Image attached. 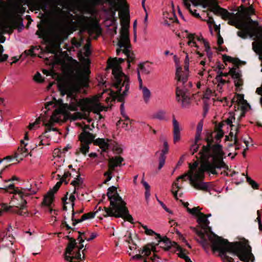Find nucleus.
Returning <instances> with one entry per match:
<instances>
[{
  "instance_id": "nucleus-1",
  "label": "nucleus",
  "mask_w": 262,
  "mask_h": 262,
  "mask_svg": "<svg viewBox=\"0 0 262 262\" xmlns=\"http://www.w3.org/2000/svg\"><path fill=\"white\" fill-rule=\"evenodd\" d=\"M205 140L206 145H203L199 151L201 165L198 168L199 162L196 161L192 164H189L188 171L190 174L189 182L195 189L209 191L211 182H203L205 172L217 175L216 169L225 168L227 166L224 162V152L222 145L216 143L213 144L214 140L211 135L208 136Z\"/></svg>"
},
{
  "instance_id": "nucleus-2",
  "label": "nucleus",
  "mask_w": 262,
  "mask_h": 262,
  "mask_svg": "<svg viewBox=\"0 0 262 262\" xmlns=\"http://www.w3.org/2000/svg\"><path fill=\"white\" fill-rule=\"evenodd\" d=\"M196 227H191L190 229L195 232L199 238L197 241L201 244L204 249L208 247V241L212 243V249L213 251L220 252L225 258L230 260L231 258L225 256V251L230 250L237 253V251H243L245 248L242 243L238 242L230 243L226 239L223 238L211 231V228L209 226V221L205 217V214L198 216Z\"/></svg>"
},
{
  "instance_id": "nucleus-3",
  "label": "nucleus",
  "mask_w": 262,
  "mask_h": 262,
  "mask_svg": "<svg viewBox=\"0 0 262 262\" xmlns=\"http://www.w3.org/2000/svg\"><path fill=\"white\" fill-rule=\"evenodd\" d=\"M91 72L88 67L85 66L79 73L75 82L70 80H61L58 82V88L62 95L67 94L73 101L69 105L71 111H77L79 107L83 112H90L93 109L92 102L89 99L78 100L74 98V94L79 92L81 88L89 86V75Z\"/></svg>"
},
{
  "instance_id": "nucleus-4",
  "label": "nucleus",
  "mask_w": 262,
  "mask_h": 262,
  "mask_svg": "<svg viewBox=\"0 0 262 262\" xmlns=\"http://www.w3.org/2000/svg\"><path fill=\"white\" fill-rule=\"evenodd\" d=\"M0 190H4L5 192L13 194L8 206L6 204H0V216L4 211H10L20 215H28V211L26 209L27 198L36 193L35 191L31 189H20L15 187L14 184H10L5 188H0Z\"/></svg>"
},
{
  "instance_id": "nucleus-5",
  "label": "nucleus",
  "mask_w": 262,
  "mask_h": 262,
  "mask_svg": "<svg viewBox=\"0 0 262 262\" xmlns=\"http://www.w3.org/2000/svg\"><path fill=\"white\" fill-rule=\"evenodd\" d=\"M122 58H110L107 60V67L112 69V74L114 77V86L116 92L111 91V95L114 99L120 102L124 100L125 96L129 89V78L122 71L120 64L124 61Z\"/></svg>"
},
{
  "instance_id": "nucleus-6",
  "label": "nucleus",
  "mask_w": 262,
  "mask_h": 262,
  "mask_svg": "<svg viewBox=\"0 0 262 262\" xmlns=\"http://www.w3.org/2000/svg\"><path fill=\"white\" fill-rule=\"evenodd\" d=\"M107 196L110 201L111 207H104L105 214L104 217L113 216L121 217L124 220L133 223V218L129 214L126 203L119 196L115 186H111L107 189Z\"/></svg>"
},
{
  "instance_id": "nucleus-7",
  "label": "nucleus",
  "mask_w": 262,
  "mask_h": 262,
  "mask_svg": "<svg viewBox=\"0 0 262 262\" xmlns=\"http://www.w3.org/2000/svg\"><path fill=\"white\" fill-rule=\"evenodd\" d=\"M228 15L227 17H224L223 19L228 20L229 25L234 26L237 29L245 27L252 31L253 28L259 27L258 21L251 19L248 10L244 7H242L236 14L229 12Z\"/></svg>"
},
{
  "instance_id": "nucleus-8",
  "label": "nucleus",
  "mask_w": 262,
  "mask_h": 262,
  "mask_svg": "<svg viewBox=\"0 0 262 262\" xmlns=\"http://www.w3.org/2000/svg\"><path fill=\"white\" fill-rule=\"evenodd\" d=\"M186 71H182L181 68H177L176 78L177 79L176 98L178 102H181L182 107H186L190 103V94L188 93L187 84L188 80V67H185Z\"/></svg>"
},
{
  "instance_id": "nucleus-9",
  "label": "nucleus",
  "mask_w": 262,
  "mask_h": 262,
  "mask_svg": "<svg viewBox=\"0 0 262 262\" xmlns=\"http://www.w3.org/2000/svg\"><path fill=\"white\" fill-rule=\"evenodd\" d=\"M191 4L194 7L201 6L203 8H208V10L213 12L215 15L220 16L221 18L229 16V12L223 8L221 7L217 3V0H191ZM186 6L189 7L188 0H184Z\"/></svg>"
},
{
  "instance_id": "nucleus-10",
  "label": "nucleus",
  "mask_w": 262,
  "mask_h": 262,
  "mask_svg": "<svg viewBox=\"0 0 262 262\" xmlns=\"http://www.w3.org/2000/svg\"><path fill=\"white\" fill-rule=\"evenodd\" d=\"M118 45L120 48H123L122 52L127 58L128 68H129L130 63L133 62L135 59L134 54L130 50L131 46L129 37V31H126L125 29H123V31H120V38Z\"/></svg>"
},
{
  "instance_id": "nucleus-11",
  "label": "nucleus",
  "mask_w": 262,
  "mask_h": 262,
  "mask_svg": "<svg viewBox=\"0 0 262 262\" xmlns=\"http://www.w3.org/2000/svg\"><path fill=\"white\" fill-rule=\"evenodd\" d=\"M238 243H242L244 246H245V250L243 251H237V253L234 252V251H230V250H226L225 251V256L227 257H228L229 258H231V260L227 259V258H225V257H224V255H223L222 253H221L220 252V255L221 257L223 258L224 262H234V259L232 257L229 256L227 254V252H230L232 253L233 254L235 255L238 256L239 259L244 262H249L250 260L251 256L252 255L251 252V247L247 245L246 244L241 242H238ZM238 262V261H237Z\"/></svg>"
},
{
  "instance_id": "nucleus-12",
  "label": "nucleus",
  "mask_w": 262,
  "mask_h": 262,
  "mask_svg": "<svg viewBox=\"0 0 262 262\" xmlns=\"http://www.w3.org/2000/svg\"><path fill=\"white\" fill-rule=\"evenodd\" d=\"M239 29H241V31H238L237 32V35L239 37L243 39H246L248 35L250 36L251 37L253 36L255 37V40L252 42V49L254 51V43L258 41V40H260V39H259V34L262 35V27H259L257 28H253L252 31L245 27H243L242 28H240Z\"/></svg>"
},
{
  "instance_id": "nucleus-13",
  "label": "nucleus",
  "mask_w": 262,
  "mask_h": 262,
  "mask_svg": "<svg viewBox=\"0 0 262 262\" xmlns=\"http://www.w3.org/2000/svg\"><path fill=\"white\" fill-rule=\"evenodd\" d=\"M89 20V18L85 16H77L75 21H71L69 23V28L72 31H76L78 28L81 31H84L86 29Z\"/></svg>"
},
{
  "instance_id": "nucleus-14",
  "label": "nucleus",
  "mask_w": 262,
  "mask_h": 262,
  "mask_svg": "<svg viewBox=\"0 0 262 262\" xmlns=\"http://www.w3.org/2000/svg\"><path fill=\"white\" fill-rule=\"evenodd\" d=\"M11 228V225L0 232V247H5L12 245L14 242V237L11 235L9 231Z\"/></svg>"
},
{
  "instance_id": "nucleus-15",
  "label": "nucleus",
  "mask_w": 262,
  "mask_h": 262,
  "mask_svg": "<svg viewBox=\"0 0 262 262\" xmlns=\"http://www.w3.org/2000/svg\"><path fill=\"white\" fill-rule=\"evenodd\" d=\"M30 150L31 149L29 147L28 143L24 140H21L20 145L15 154V157L19 161L23 160L29 154Z\"/></svg>"
},
{
  "instance_id": "nucleus-16",
  "label": "nucleus",
  "mask_w": 262,
  "mask_h": 262,
  "mask_svg": "<svg viewBox=\"0 0 262 262\" xmlns=\"http://www.w3.org/2000/svg\"><path fill=\"white\" fill-rule=\"evenodd\" d=\"M169 151V146L168 144V142L166 140H164L163 141V148L161 151H157L156 152V155H159V166L158 169H161L165 164V160L166 158V154L168 153Z\"/></svg>"
},
{
  "instance_id": "nucleus-17",
  "label": "nucleus",
  "mask_w": 262,
  "mask_h": 262,
  "mask_svg": "<svg viewBox=\"0 0 262 262\" xmlns=\"http://www.w3.org/2000/svg\"><path fill=\"white\" fill-rule=\"evenodd\" d=\"M86 30L90 34L96 33L98 36L101 34V28L97 20H92L90 23L88 22Z\"/></svg>"
},
{
  "instance_id": "nucleus-18",
  "label": "nucleus",
  "mask_w": 262,
  "mask_h": 262,
  "mask_svg": "<svg viewBox=\"0 0 262 262\" xmlns=\"http://www.w3.org/2000/svg\"><path fill=\"white\" fill-rule=\"evenodd\" d=\"M238 132V128L235 127V133L234 135L233 132H230L229 135L225 136V141H232L233 140V143H229L228 144V147L233 146V145L235 146V149H239V144L238 143V140L237 139V134Z\"/></svg>"
},
{
  "instance_id": "nucleus-19",
  "label": "nucleus",
  "mask_w": 262,
  "mask_h": 262,
  "mask_svg": "<svg viewBox=\"0 0 262 262\" xmlns=\"http://www.w3.org/2000/svg\"><path fill=\"white\" fill-rule=\"evenodd\" d=\"M157 239L158 241V244L160 245V247L166 251L169 250L171 247L177 245L176 243L171 242L166 236L162 237L160 236V237L157 238Z\"/></svg>"
},
{
  "instance_id": "nucleus-20",
  "label": "nucleus",
  "mask_w": 262,
  "mask_h": 262,
  "mask_svg": "<svg viewBox=\"0 0 262 262\" xmlns=\"http://www.w3.org/2000/svg\"><path fill=\"white\" fill-rule=\"evenodd\" d=\"M95 136L89 132L83 130L79 136V140L81 143L91 144L95 141Z\"/></svg>"
},
{
  "instance_id": "nucleus-21",
  "label": "nucleus",
  "mask_w": 262,
  "mask_h": 262,
  "mask_svg": "<svg viewBox=\"0 0 262 262\" xmlns=\"http://www.w3.org/2000/svg\"><path fill=\"white\" fill-rule=\"evenodd\" d=\"M97 212V211L90 212H89L87 213H85L82 215L81 219H74V215H75V212H74V210H73L72 216V220L73 221V224H72L73 225L75 226L77 224H78L79 223H81V222H82L85 220H86L91 219L94 218L95 217Z\"/></svg>"
},
{
  "instance_id": "nucleus-22",
  "label": "nucleus",
  "mask_w": 262,
  "mask_h": 262,
  "mask_svg": "<svg viewBox=\"0 0 262 262\" xmlns=\"http://www.w3.org/2000/svg\"><path fill=\"white\" fill-rule=\"evenodd\" d=\"M172 124L173 127V142L176 143L181 139V128L179 123L177 121L174 116L172 119Z\"/></svg>"
},
{
  "instance_id": "nucleus-23",
  "label": "nucleus",
  "mask_w": 262,
  "mask_h": 262,
  "mask_svg": "<svg viewBox=\"0 0 262 262\" xmlns=\"http://www.w3.org/2000/svg\"><path fill=\"white\" fill-rule=\"evenodd\" d=\"M111 140L103 138H97L94 141V144L98 146L103 151H106L109 148L110 145L108 142Z\"/></svg>"
},
{
  "instance_id": "nucleus-24",
  "label": "nucleus",
  "mask_w": 262,
  "mask_h": 262,
  "mask_svg": "<svg viewBox=\"0 0 262 262\" xmlns=\"http://www.w3.org/2000/svg\"><path fill=\"white\" fill-rule=\"evenodd\" d=\"M187 38L188 39V41L187 43V45L192 47H194L196 48V54L199 55L200 57H202L204 54L203 53H200L198 50L199 47L198 46L196 40H195V34L189 33L188 34Z\"/></svg>"
},
{
  "instance_id": "nucleus-25",
  "label": "nucleus",
  "mask_w": 262,
  "mask_h": 262,
  "mask_svg": "<svg viewBox=\"0 0 262 262\" xmlns=\"http://www.w3.org/2000/svg\"><path fill=\"white\" fill-rule=\"evenodd\" d=\"M83 183V180L80 177V175H78L76 178L74 179L71 182V184L74 186V190L73 193H78V190L82 188V185Z\"/></svg>"
},
{
  "instance_id": "nucleus-26",
  "label": "nucleus",
  "mask_w": 262,
  "mask_h": 262,
  "mask_svg": "<svg viewBox=\"0 0 262 262\" xmlns=\"http://www.w3.org/2000/svg\"><path fill=\"white\" fill-rule=\"evenodd\" d=\"M25 3L27 4L29 7L36 10H39L40 9L46 7L45 5L42 6L41 4L35 0H25Z\"/></svg>"
},
{
  "instance_id": "nucleus-27",
  "label": "nucleus",
  "mask_w": 262,
  "mask_h": 262,
  "mask_svg": "<svg viewBox=\"0 0 262 262\" xmlns=\"http://www.w3.org/2000/svg\"><path fill=\"white\" fill-rule=\"evenodd\" d=\"M116 167H115L113 164L108 162V170L104 173V176L106 178V180L104 182V183H106L111 180L112 178V173L115 171Z\"/></svg>"
},
{
  "instance_id": "nucleus-28",
  "label": "nucleus",
  "mask_w": 262,
  "mask_h": 262,
  "mask_svg": "<svg viewBox=\"0 0 262 262\" xmlns=\"http://www.w3.org/2000/svg\"><path fill=\"white\" fill-rule=\"evenodd\" d=\"M124 161V159L120 156H115L109 159L108 163L113 164L115 167H121L122 164V162Z\"/></svg>"
},
{
  "instance_id": "nucleus-29",
  "label": "nucleus",
  "mask_w": 262,
  "mask_h": 262,
  "mask_svg": "<svg viewBox=\"0 0 262 262\" xmlns=\"http://www.w3.org/2000/svg\"><path fill=\"white\" fill-rule=\"evenodd\" d=\"M151 251L154 253L157 252L156 246L154 245L153 243L148 244L145 246L143 248L142 253L144 254V255L148 256L150 254Z\"/></svg>"
},
{
  "instance_id": "nucleus-30",
  "label": "nucleus",
  "mask_w": 262,
  "mask_h": 262,
  "mask_svg": "<svg viewBox=\"0 0 262 262\" xmlns=\"http://www.w3.org/2000/svg\"><path fill=\"white\" fill-rule=\"evenodd\" d=\"M54 200V192L53 190H50L45 196L43 200V204L50 206Z\"/></svg>"
},
{
  "instance_id": "nucleus-31",
  "label": "nucleus",
  "mask_w": 262,
  "mask_h": 262,
  "mask_svg": "<svg viewBox=\"0 0 262 262\" xmlns=\"http://www.w3.org/2000/svg\"><path fill=\"white\" fill-rule=\"evenodd\" d=\"M124 2L125 3L124 7L122 8L119 13L120 20L124 19L125 18L129 19L128 7L126 4V1Z\"/></svg>"
},
{
  "instance_id": "nucleus-32",
  "label": "nucleus",
  "mask_w": 262,
  "mask_h": 262,
  "mask_svg": "<svg viewBox=\"0 0 262 262\" xmlns=\"http://www.w3.org/2000/svg\"><path fill=\"white\" fill-rule=\"evenodd\" d=\"M234 120H235V117L232 115L230 114L227 119L223 120L219 125H222V127H224V126L226 125L229 126L231 129L232 130V127L234 126L232 123Z\"/></svg>"
},
{
  "instance_id": "nucleus-33",
  "label": "nucleus",
  "mask_w": 262,
  "mask_h": 262,
  "mask_svg": "<svg viewBox=\"0 0 262 262\" xmlns=\"http://www.w3.org/2000/svg\"><path fill=\"white\" fill-rule=\"evenodd\" d=\"M182 2H183V4L184 7H185V8L189 10V12L192 14V16H193L195 18L200 19L202 20H205V19H204L202 18V17L200 15L199 13H196V10L194 9V10H193L191 8V5H190V3H191V0H188V3L189 5V7L185 5L184 0H182Z\"/></svg>"
},
{
  "instance_id": "nucleus-34",
  "label": "nucleus",
  "mask_w": 262,
  "mask_h": 262,
  "mask_svg": "<svg viewBox=\"0 0 262 262\" xmlns=\"http://www.w3.org/2000/svg\"><path fill=\"white\" fill-rule=\"evenodd\" d=\"M142 90L143 94V98L146 103H147L151 97V92L149 90L146 86L142 87L140 89Z\"/></svg>"
},
{
  "instance_id": "nucleus-35",
  "label": "nucleus",
  "mask_w": 262,
  "mask_h": 262,
  "mask_svg": "<svg viewBox=\"0 0 262 262\" xmlns=\"http://www.w3.org/2000/svg\"><path fill=\"white\" fill-rule=\"evenodd\" d=\"M203 43L205 47V51L207 54V56L208 58L209 61L210 62L212 58V52L211 51V49L209 46V43L205 39H203Z\"/></svg>"
},
{
  "instance_id": "nucleus-36",
  "label": "nucleus",
  "mask_w": 262,
  "mask_h": 262,
  "mask_svg": "<svg viewBox=\"0 0 262 262\" xmlns=\"http://www.w3.org/2000/svg\"><path fill=\"white\" fill-rule=\"evenodd\" d=\"M55 116L52 115L51 117L50 121L47 123H45L43 119H41V121L43 122V124L46 127V132L50 131L52 130L51 127L53 125V122H57L58 120H56L55 118ZM52 130H54L55 129L53 128Z\"/></svg>"
},
{
  "instance_id": "nucleus-37",
  "label": "nucleus",
  "mask_w": 262,
  "mask_h": 262,
  "mask_svg": "<svg viewBox=\"0 0 262 262\" xmlns=\"http://www.w3.org/2000/svg\"><path fill=\"white\" fill-rule=\"evenodd\" d=\"M203 124L202 121H200L198 124L197 127H196V134H195V136L196 142H199V141L201 139V133H202V129H203Z\"/></svg>"
},
{
  "instance_id": "nucleus-38",
  "label": "nucleus",
  "mask_w": 262,
  "mask_h": 262,
  "mask_svg": "<svg viewBox=\"0 0 262 262\" xmlns=\"http://www.w3.org/2000/svg\"><path fill=\"white\" fill-rule=\"evenodd\" d=\"M201 208H200L199 207H193L192 209L189 208V207H187V211L190 214L198 216L199 215H203V213L200 211Z\"/></svg>"
},
{
  "instance_id": "nucleus-39",
  "label": "nucleus",
  "mask_w": 262,
  "mask_h": 262,
  "mask_svg": "<svg viewBox=\"0 0 262 262\" xmlns=\"http://www.w3.org/2000/svg\"><path fill=\"white\" fill-rule=\"evenodd\" d=\"M223 127H222V125H218L215 127V130L216 132V133L214 136L215 139L217 141L220 140L224 136V132L223 131Z\"/></svg>"
},
{
  "instance_id": "nucleus-40",
  "label": "nucleus",
  "mask_w": 262,
  "mask_h": 262,
  "mask_svg": "<svg viewBox=\"0 0 262 262\" xmlns=\"http://www.w3.org/2000/svg\"><path fill=\"white\" fill-rule=\"evenodd\" d=\"M38 31L36 32V34L38 35L40 37H45L48 35V30L41 25H38Z\"/></svg>"
},
{
  "instance_id": "nucleus-41",
  "label": "nucleus",
  "mask_w": 262,
  "mask_h": 262,
  "mask_svg": "<svg viewBox=\"0 0 262 262\" xmlns=\"http://www.w3.org/2000/svg\"><path fill=\"white\" fill-rule=\"evenodd\" d=\"M142 227L144 229V232L146 234L148 235H156V238L160 237V235L159 234H158L156 233L155 231H154L150 229H148L147 226L146 225H142Z\"/></svg>"
},
{
  "instance_id": "nucleus-42",
  "label": "nucleus",
  "mask_w": 262,
  "mask_h": 262,
  "mask_svg": "<svg viewBox=\"0 0 262 262\" xmlns=\"http://www.w3.org/2000/svg\"><path fill=\"white\" fill-rule=\"evenodd\" d=\"M79 236L78 238V240L79 241L80 243H82L84 241V239H83V238H84V239H86L88 241H90L94 239L97 236V234L95 233H91L90 236L88 238L85 237V236L84 234L82 235L80 232H79Z\"/></svg>"
},
{
  "instance_id": "nucleus-43",
  "label": "nucleus",
  "mask_w": 262,
  "mask_h": 262,
  "mask_svg": "<svg viewBox=\"0 0 262 262\" xmlns=\"http://www.w3.org/2000/svg\"><path fill=\"white\" fill-rule=\"evenodd\" d=\"M121 31H123V29H126V31H128V28L129 27V19L125 18L124 19H121Z\"/></svg>"
},
{
  "instance_id": "nucleus-44",
  "label": "nucleus",
  "mask_w": 262,
  "mask_h": 262,
  "mask_svg": "<svg viewBox=\"0 0 262 262\" xmlns=\"http://www.w3.org/2000/svg\"><path fill=\"white\" fill-rule=\"evenodd\" d=\"M180 188L178 185V183L174 182L172 184L171 192L173 195V196L176 199H178L177 193L178 190Z\"/></svg>"
},
{
  "instance_id": "nucleus-45",
  "label": "nucleus",
  "mask_w": 262,
  "mask_h": 262,
  "mask_svg": "<svg viewBox=\"0 0 262 262\" xmlns=\"http://www.w3.org/2000/svg\"><path fill=\"white\" fill-rule=\"evenodd\" d=\"M83 247V245H81L77 249V251L75 252L74 251L72 255H71V257H72V261H73V259H81V254L80 253V250Z\"/></svg>"
},
{
  "instance_id": "nucleus-46",
  "label": "nucleus",
  "mask_w": 262,
  "mask_h": 262,
  "mask_svg": "<svg viewBox=\"0 0 262 262\" xmlns=\"http://www.w3.org/2000/svg\"><path fill=\"white\" fill-rule=\"evenodd\" d=\"M229 74L231 75L232 78L234 80L239 79L241 77V74L238 72L236 71L235 69L233 68L230 69Z\"/></svg>"
},
{
  "instance_id": "nucleus-47",
  "label": "nucleus",
  "mask_w": 262,
  "mask_h": 262,
  "mask_svg": "<svg viewBox=\"0 0 262 262\" xmlns=\"http://www.w3.org/2000/svg\"><path fill=\"white\" fill-rule=\"evenodd\" d=\"M89 144L85 143H81V147L80 148V151L81 153L84 155H85L89 150Z\"/></svg>"
},
{
  "instance_id": "nucleus-48",
  "label": "nucleus",
  "mask_w": 262,
  "mask_h": 262,
  "mask_svg": "<svg viewBox=\"0 0 262 262\" xmlns=\"http://www.w3.org/2000/svg\"><path fill=\"white\" fill-rule=\"evenodd\" d=\"M154 117L160 120H164L165 118V112L163 111H158L154 115Z\"/></svg>"
},
{
  "instance_id": "nucleus-49",
  "label": "nucleus",
  "mask_w": 262,
  "mask_h": 262,
  "mask_svg": "<svg viewBox=\"0 0 262 262\" xmlns=\"http://www.w3.org/2000/svg\"><path fill=\"white\" fill-rule=\"evenodd\" d=\"M246 179L248 184L250 185H251L253 189L258 188V184L255 181L253 180L251 178H250L248 176H247Z\"/></svg>"
},
{
  "instance_id": "nucleus-50",
  "label": "nucleus",
  "mask_w": 262,
  "mask_h": 262,
  "mask_svg": "<svg viewBox=\"0 0 262 262\" xmlns=\"http://www.w3.org/2000/svg\"><path fill=\"white\" fill-rule=\"evenodd\" d=\"M14 9L16 12L19 14H23L26 11V8L18 4H15L14 6Z\"/></svg>"
},
{
  "instance_id": "nucleus-51",
  "label": "nucleus",
  "mask_w": 262,
  "mask_h": 262,
  "mask_svg": "<svg viewBox=\"0 0 262 262\" xmlns=\"http://www.w3.org/2000/svg\"><path fill=\"white\" fill-rule=\"evenodd\" d=\"M3 52V47L2 45H0V62L5 61L8 58V55L7 54L2 55Z\"/></svg>"
},
{
  "instance_id": "nucleus-52",
  "label": "nucleus",
  "mask_w": 262,
  "mask_h": 262,
  "mask_svg": "<svg viewBox=\"0 0 262 262\" xmlns=\"http://www.w3.org/2000/svg\"><path fill=\"white\" fill-rule=\"evenodd\" d=\"M71 173L69 171L64 172L63 176L61 177L60 174H57V177L60 178V180H63V182H64L66 184L68 183V182L66 181V179L71 177Z\"/></svg>"
},
{
  "instance_id": "nucleus-53",
  "label": "nucleus",
  "mask_w": 262,
  "mask_h": 262,
  "mask_svg": "<svg viewBox=\"0 0 262 262\" xmlns=\"http://www.w3.org/2000/svg\"><path fill=\"white\" fill-rule=\"evenodd\" d=\"M120 111H121V114L122 115V117L124 118L125 121L130 122L129 118L125 114L123 103H122L120 105Z\"/></svg>"
},
{
  "instance_id": "nucleus-54",
  "label": "nucleus",
  "mask_w": 262,
  "mask_h": 262,
  "mask_svg": "<svg viewBox=\"0 0 262 262\" xmlns=\"http://www.w3.org/2000/svg\"><path fill=\"white\" fill-rule=\"evenodd\" d=\"M71 118L74 120L81 119L83 118V114L80 112H76L72 115Z\"/></svg>"
},
{
  "instance_id": "nucleus-55",
  "label": "nucleus",
  "mask_w": 262,
  "mask_h": 262,
  "mask_svg": "<svg viewBox=\"0 0 262 262\" xmlns=\"http://www.w3.org/2000/svg\"><path fill=\"white\" fill-rule=\"evenodd\" d=\"M198 142H196L195 139L194 143L190 147V151L192 155H193L195 152H196L199 148V146L198 144Z\"/></svg>"
},
{
  "instance_id": "nucleus-56",
  "label": "nucleus",
  "mask_w": 262,
  "mask_h": 262,
  "mask_svg": "<svg viewBox=\"0 0 262 262\" xmlns=\"http://www.w3.org/2000/svg\"><path fill=\"white\" fill-rule=\"evenodd\" d=\"M223 60L225 62L228 61L229 62L235 63V59L234 58L226 54L223 55Z\"/></svg>"
},
{
  "instance_id": "nucleus-57",
  "label": "nucleus",
  "mask_w": 262,
  "mask_h": 262,
  "mask_svg": "<svg viewBox=\"0 0 262 262\" xmlns=\"http://www.w3.org/2000/svg\"><path fill=\"white\" fill-rule=\"evenodd\" d=\"M62 183H63V180H60V181L58 182L56 184V185L53 187V189L51 190H53V192H54V194L58 191Z\"/></svg>"
},
{
  "instance_id": "nucleus-58",
  "label": "nucleus",
  "mask_w": 262,
  "mask_h": 262,
  "mask_svg": "<svg viewBox=\"0 0 262 262\" xmlns=\"http://www.w3.org/2000/svg\"><path fill=\"white\" fill-rule=\"evenodd\" d=\"M190 174L189 173V172L188 171L187 173H185L178 177L176 182L178 183V182L181 179L185 180L186 178H187L189 180V177H190Z\"/></svg>"
},
{
  "instance_id": "nucleus-59",
  "label": "nucleus",
  "mask_w": 262,
  "mask_h": 262,
  "mask_svg": "<svg viewBox=\"0 0 262 262\" xmlns=\"http://www.w3.org/2000/svg\"><path fill=\"white\" fill-rule=\"evenodd\" d=\"M41 117H39L38 119H36L34 123L30 124L29 125V129H33L36 125L39 124L40 121H41Z\"/></svg>"
},
{
  "instance_id": "nucleus-60",
  "label": "nucleus",
  "mask_w": 262,
  "mask_h": 262,
  "mask_svg": "<svg viewBox=\"0 0 262 262\" xmlns=\"http://www.w3.org/2000/svg\"><path fill=\"white\" fill-rule=\"evenodd\" d=\"M84 54L85 56L89 57L91 54V50L90 48L89 45H88V44L84 46Z\"/></svg>"
},
{
  "instance_id": "nucleus-61",
  "label": "nucleus",
  "mask_w": 262,
  "mask_h": 262,
  "mask_svg": "<svg viewBox=\"0 0 262 262\" xmlns=\"http://www.w3.org/2000/svg\"><path fill=\"white\" fill-rule=\"evenodd\" d=\"M215 80L219 83L218 85H220V84L223 85L226 82L225 80L223 79L222 77H221V76H216L215 77Z\"/></svg>"
},
{
  "instance_id": "nucleus-62",
  "label": "nucleus",
  "mask_w": 262,
  "mask_h": 262,
  "mask_svg": "<svg viewBox=\"0 0 262 262\" xmlns=\"http://www.w3.org/2000/svg\"><path fill=\"white\" fill-rule=\"evenodd\" d=\"M34 80L38 82H41L43 80L42 79L41 74L39 72H37V73L35 75L34 77Z\"/></svg>"
},
{
  "instance_id": "nucleus-63",
  "label": "nucleus",
  "mask_w": 262,
  "mask_h": 262,
  "mask_svg": "<svg viewBox=\"0 0 262 262\" xmlns=\"http://www.w3.org/2000/svg\"><path fill=\"white\" fill-rule=\"evenodd\" d=\"M206 17L207 18V19H205V21H206L209 25H211L214 24L213 17L212 16H210L208 13H207Z\"/></svg>"
},
{
  "instance_id": "nucleus-64",
  "label": "nucleus",
  "mask_w": 262,
  "mask_h": 262,
  "mask_svg": "<svg viewBox=\"0 0 262 262\" xmlns=\"http://www.w3.org/2000/svg\"><path fill=\"white\" fill-rule=\"evenodd\" d=\"M156 258H159V257L155 254H154V257H151L150 258H146L144 259V262H154Z\"/></svg>"
}]
</instances>
